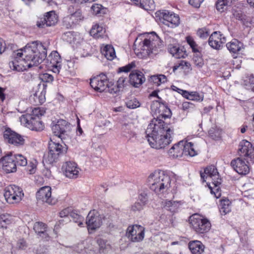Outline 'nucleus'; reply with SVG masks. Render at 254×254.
Listing matches in <instances>:
<instances>
[{
    "mask_svg": "<svg viewBox=\"0 0 254 254\" xmlns=\"http://www.w3.org/2000/svg\"><path fill=\"white\" fill-rule=\"evenodd\" d=\"M193 108L194 105L189 102H184L182 105V109L184 111L193 109Z\"/></svg>",
    "mask_w": 254,
    "mask_h": 254,
    "instance_id": "nucleus-62",
    "label": "nucleus"
},
{
    "mask_svg": "<svg viewBox=\"0 0 254 254\" xmlns=\"http://www.w3.org/2000/svg\"><path fill=\"white\" fill-rule=\"evenodd\" d=\"M67 150V146L65 143L62 145L51 140L49 143V152L44 156V161L47 164H52L56 162L61 155L65 154Z\"/></svg>",
    "mask_w": 254,
    "mask_h": 254,
    "instance_id": "nucleus-4",
    "label": "nucleus"
},
{
    "mask_svg": "<svg viewBox=\"0 0 254 254\" xmlns=\"http://www.w3.org/2000/svg\"><path fill=\"white\" fill-rule=\"evenodd\" d=\"M90 84L92 88L99 92L104 91L109 87V81L107 76L104 74H101L91 78Z\"/></svg>",
    "mask_w": 254,
    "mask_h": 254,
    "instance_id": "nucleus-14",
    "label": "nucleus"
},
{
    "mask_svg": "<svg viewBox=\"0 0 254 254\" xmlns=\"http://www.w3.org/2000/svg\"><path fill=\"white\" fill-rule=\"evenodd\" d=\"M144 228L141 225H134L128 227L126 235L133 242H138L144 237Z\"/></svg>",
    "mask_w": 254,
    "mask_h": 254,
    "instance_id": "nucleus-13",
    "label": "nucleus"
},
{
    "mask_svg": "<svg viewBox=\"0 0 254 254\" xmlns=\"http://www.w3.org/2000/svg\"><path fill=\"white\" fill-rule=\"evenodd\" d=\"M70 129V124L64 120H58L52 127L53 133L63 142L69 138Z\"/></svg>",
    "mask_w": 254,
    "mask_h": 254,
    "instance_id": "nucleus-7",
    "label": "nucleus"
},
{
    "mask_svg": "<svg viewBox=\"0 0 254 254\" xmlns=\"http://www.w3.org/2000/svg\"><path fill=\"white\" fill-rule=\"evenodd\" d=\"M13 156L14 157V162L17 165L25 166L27 164L26 158L21 154H18L13 155Z\"/></svg>",
    "mask_w": 254,
    "mask_h": 254,
    "instance_id": "nucleus-44",
    "label": "nucleus"
},
{
    "mask_svg": "<svg viewBox=\"0 0 254 254\" xmlns=\"http://www.w3.org/2000/svg\"><path fill=\"white\" fill-rule=\"evenodd\" d=\"M126 81V78L124 77H121L119 78L118 80L117 81V85L118 88L119 89V90L121 88H122L125 86V83Z\"/></svg>",
    "mask_w": 254,
    "mask_h": 254,
    "instance_id": "nucleus-64",
    "label": "nucleus"
},
{
    "mask_svg": "<svg viewBox=\"0 0 254 254\" xmlns=\"http://www.w3.org/2000/svg\"><path fill=\"white\" fill-rule=\"evenodd\" d=\"M189 222L191 228L196 233L199 234L207 233L211 227V223L207 219L198 214H194L190 216Z\"/></svg>",
    "mask_w": 254,
    "mask_h": 254,
    "instance_id": "nucleus-5",
    "label": "nucleus"
},
{
    "mask_svg": "<svg viewBox=\"0 0 254 254\" xmlns=\"http://www.w3.org/2000/svg\"><path fill=\"white\" fill-rule=\"evenodd\" d=\"M189 65H190V64L188 62H187L183 60L180 61L179 63L176 64L175 65L173 66V71H175L179 68L183 69L185 66H189Z\"/></svg>",
    "mask_w": 254,
    "mask_h": 254,
    "instance_id": "nucleus-57",
    "label": "nucleus"
},
{
    "mask_svg": "<svg viewBox=\"0 0 254 254\" xmlns=\"http://www.w3.org/2000/svg\"><path fill=\"white\" fill-rule=\"evenodd\" d=\"M39 79L42 81V83H40L39 88L41 87L43 88V85L46 83H52L54 80V77L52 75L48 73H41L39 75Z\"/></svg>",
    "mask_w": 254,
    "mask_h": 254,
    "instance_id": "nucleus-41",
    "label": "nucleus"
},
{
    "mask_svg": "<svg viewBox=\"0 0 254 254\" xmlns=\"http://www.w3.org/2000/svg\"><path fill=\"white\" fill-rule=\"evenodd\" d=\"M136 64L135 62H132L127 65L119 68V71L127 72L130 71L133 68H134Z\"/></svg>",
    "mask_w": 254,
    "mask_h": 254,
    "instance_id": "nucleus-54",
    "label": "nucleus"
},
{
    "mask_svg": "<svg viewBox=\"0 0 254 254\" xmlns=\"http://www.w3.org/2000/svg\"><path fill=\"white\" fill-rule=\"evenodd\" d=\"M0 163L2 164V168L6 173H10L16 171V164L14 162V157L11 153L1 158Z\"/></svg>",
    "mask_w": 254,
    "mask_h": 254,
    "instance_id": "nucleus-20",
    "label": "nucleus"
},
{
    "mask_svg": "<svg viewBox=\"0 0 254 254\" xmlns=\"http://www.w3.org/2000/svg\"><path fill=\"white\" fill-rule=\"evenodd\" d=\"M63 169L64 171L66 177L69 178H76L78 176L79 171L76 164L74 162L67 161L63 165Z\"/></svg>",
    "mask_w": 254,
    "mask_h": 254,
    "instance_id": "nucleus-25",
    "label": "nucleus"
},
{
    "mask_svg": "<svg viewBox=\"0 0 254 254\" xmlns=\"http://www.w3.org/2000/svg\"><path fill=\"white\" fill-rule=\"evenodd\" d=\"M231 165L235 171L240 175H245L250 172L248 165L240 158L233 160Z\"/></svg>",
    "mask_w": 254,
    "mask_h": 254,
    "instance_id": "nucleus-24",
    "label": "nucleus"
},
{
    "mask_svg": "<svg viewBox=\"0 0 254 254\" xmlns=\"http://www.w3.org/2000/svg\"><path fill=\"white\" fill-rule=\"evenodd\" d=\"M98 245V251H102L106 249H112V247L108 241L102 238H99L97 240Z\"/></svg>",
    "mask_w": 254,
    "mask_h": 254,
    "instance_id": "nucleus-43",
    "label": "nucleus"
},
{
    "mask_svg": "<svg viewBox=\"0 0 254 254\" xmlns=\"http://www.w3.org/2000/svg\"><path fill=\"white\" fill-rule=\"evenodd\" d=\"M134 4L136 5H137V6H139L140 7L144 9H152L153 8V2L152 1H151V2H150V5H146V4H144H144L143 3H142L141 2H142V1L143 0H130Z\"/></svg>",
    "mask_w": 254,
    "mask_h": 254,
    "instance_id": "nucleus-50",
    "label": "nucleus"
},
{
    "mask_svg": "<svg viewBox=\"0 0 254 254\" xmlns=\"http://www.w3.org/2000/svg\"><path fill=\"white\" fill-rule=\"evenodd\" d=\"M231 202L228 199H223L220 200L219 204L220 211L223 213L224 215L231 211Z\"/></svg>",
    "mask_w": 254,
    "mask_h": 254,
    "instance_id": "nucleus-36",
    "label": "nucleus"
},
{
    "mask_svg": "<svg viewBox=\"0 0 254 254\" xmlns=\"http://www.w3.org/2000/svg\"><path fill=\"white\" fill-rule=\"evenodd\" d=\"M203 94L197 92H190V96L189 97L190 100L196 101H202L203 100Z\"/></svg>",
    "mask_w": 254,
    "mask_h": 254,
    "instance_id": "nucleus-51",
    "label": "nucleus"
},
{
    "mask_svg": "<svg viewBox=\"0 0 254 254\" xmlns=\"http://www.w3.org/2000/svg\"><path fill=\"white\" fill-rule=\"evenodd\" d=\"M47 86L45 84H43L42 91L40 92L38 91L34 94L33 98L36 104H42L45 102Z\"/></svg>",
    "mask_w": 254,
    "mask_h": 254,
    "instance_id": "nucleus-32",
    "label": "nucleus"
},
{
    "mask_svg": "<svg viewBox=\"0 0 254 254\" xmlns=\"http://www.w3.org/2000/svg\"><path fill=\"white\" fill-rule=\"evenodd\" d=\"M208 133L213 139H217L221 137V130L216 127H211L209 130Z\"/></svg>",
    "mask_w": 254,
    "mask_h": 254,
    "instance_id": "nucleus-45",
    "label": "nucleus"
},
{
    "mask_svg": "<svg viewBox=\"0 0 254 254\" xmlns=\"http://www.w3.org/2000/svg\"><path fill=\"white\" fill-rule=\"evenodd\" d=\"M162 42L159 36L155 32H152L148 38H145L143 41L142 48L143 53L150 55L156 51L158 48H160Z\"/></svg>",
    "mask_w": 254,
    "mask_h": 254,
    "instance_id": "nucleus-8",
    "label": "nucleus"
},
{
    "mask_svg": "<svg viewBox=\"0 0 254 254\" xmlns=\"http://www.w3.org/2000/svg\"><path fill=\"white\" fill-rule=\"evenodd\" d=\"M20 120L22 124L31 130L40 131L44 128V125L40 119L37 117L31 116L30 114L23 115Z\"/></svg>",
    "mask_w": 254,
    "mask_h": 254,
    "instance_id": "nucleus-10",
    "label": "nucleus"
},
{
    "mask_svg": "<svg viewBox=\"0 0 254 254\" xmlns=\"http://www.w3.org/2000/svg\"><path fill=\"white\" fill-rule=\"evenodd\" d=\"M145 80L142 72L139 70H133L129 75V81L130 84L135 87H138Z\"/></svg>",
    "mask_w": 254,
    "mask_h": 254,
    "instance_id": "nucleus-26",
    "label": "nucleus"
},
{
    "mask_svg": "<svg viewBox=\"0 0 254 254\" xmlns=\"http://www.w3.org/2000/svg\"><path fill=\"white\" fill-rule=\"evenodd\" d=\"M168 51L176 59L184 58L187 56L184 47H180L178 44H169Z\"/></svg>",
    "mask_w": 254,
    "mask_h": 254,
    "instance_id": "nucleus-27",
    "label": "nucleus"
},
{
    "mask_svg": "<svg viewBox=\"0 0 254 254\" xmlns=\"http://www.w3.org/2000/svg\"><path fill=\"white\" fill-rule=\"evenodd\" d=\"M75 223H77L78 225L82 226L84 217L79 214V212L77 210H73L71 208V210L69 215Z\"/></svg>",
    "mask_w": 254,
    "mask_h": 254,
    "instance_id": "nucleus-37",
    "label": "nucleus"
},
{
    "mask_svg": "<svg viewBox=\"0 0 254 254\" xmlns=\"http://www.w3.org/2000/svg\"><path fill=\"white\" fill-rule=\"evenodd\" d=\"M187 43L192 49V52L194 53L199 52L197 48V45L196 44L193 38L190 36L186 38Z\"/></svg>",
    "mask_w": 254,
    "mask_h": 254,
    "instance_id": "nucleus-53",
    "label": "nucleus"
},
{
    "mask_svg": "<svg viewBox=\"0 0 254 254\" xmlns=\"http://www.w3.org/2000/svg\"><path fill=\"white\" fill-rule=\"evenodd\" d=\"M127 107L129 109H135L140 106V102L137 99L133 98L127 100L126 103Z\"/></svg>",
    "mask_w": 254,
    "mask_h": 254,
    "instance_id": "nucleus-46",
    "label": "nucleus"
},
{
    "mask_svg": "<svg viewBox=\"0 0 254 254\" xmlns=\"http://www.w3.org/2000/svg\"><path fill=\"white\" fill-rule=\"evenodd\" d=\"M83 17L80 9L73 13L64 17L62 21L63 26L66 29L72 28L82 20Z\"/></svg>",
    "mask_w": 254,
    "mask_h": 254,
    "instance_id": "nucleus-17",
    "label": "nucleus"
},
{
    "mask_svg": "<svg viewBox=\"0 0 254 254\" xmlns=\"http://www.w3.org/2000/svg\"><path fill=\"white\" fill-rule=\"evenodd\" d=\"M102 223L101 216L95 210L90 211L87 217L86 224L88 230H95Z\"/></svg>",
    "mask_w": 254,
    "mask_h": 254,
    "instance_id": "nucleus-16",
    "label": "nucleus"
},
{
    "mask_svg": "<svg viewBox=\"0 0 254 254\" xmlns=\"http://www.w3.org/2000/svg\"><path fill=\"white\" fill-rule=\"evenodd\" d=\"M197 35L201 38H206L208 36L209 34L206 29L201 28L197 30Z\"/></svg>",
    "mask_w": 254,
    "mask_h": 254,
    "instance_id": "nucleus-60",
    "label": "nucleus"
},
{
    "mask_svg": "<svg viewBox=\"0 0 254 254\" xmlns=\"http://www.w3.org/2000/svg\"><path fill=\"white\" fill-rule=\"evenodd\" d=\"M151 110L152 112L157 116L156 118L163 120L169 118L172 116L171 110L168 107L165 101H154L151 105Z\"/></svg>",
    "mask_w": 254,
    "mask_h": 254,
    "instance_id": "nucleus-9",
    "label": "nucleus"
},
{
    "mask_svg": "<svg viewBox=\"0 0 254 254\" xmlns=\"http://www.w3.org/2000/svg\"><path fill=\"white\" fill-rule=\"evenodd\" d=\"M58 21V16L55 11L52 10L45 13L43 17L38 18L36 26L39 28H44L55 25Z\"/></svg>",
    "mask_w": 254,
    "mask_h": 254,
    "instance_id": "nucleus-12",
    "label": "nucleus"
},
{
    "mask_svg": "<svg viewBox=\"0 0 254 254\" xmlns=\"http://www.w3.org/2000/svg\"><path fill=\"white\" fill-rule=\"evenodd\" d=\"M174 128L164 121L153 118L146 130V137L150 145L154 148H164L172 141Z\"/></svg>",
    "mask_w": 254,
    "mask_h": 254,
    "instance_id": "nucleus-2",
    "label": "nucleus"
},
{
    "mask_svg": "<svg viewBox=\"0 0 254 254\" xmlns=\"http://www.w3.org/2000/svg\"><path fill=\"white\" fill-rule=\"evenodd\" d=\"M36 198L39 200L50 204H54L55 200L52 196L51 188L49 186L42 187L37 192Z\"/></svg>",
    "mask_w": 254,
    "mask_h": 254,
    "instance_id": "nucleus-21",
    "label": "nucleus"
},
{
    "mask_svg": "<svg viewBox=\"0 0 254 254\" xmlns=\"http://www.w3.org/2000/svg\"><path fill=\"white\" fill-rule=\"evenodd\" d=\"M226 47L230 53L237 54L243 47V44L237 39H233L226 44Z\"/></svg>",
    "mask_w": 254,
    "mask_h": 254,
    "instance_id": "nucleus-31",
    "label": "nucleus"
},
{
    "mask_svg": "<svg viewBox=\"0 0 254 254\" xmlns=\"http://www.w3.org/2000/svg\"><path fill=\"white\" fill-rule=\"evenodd\" d=\"M145 205L139 201L135 202L131 206V210L133 212L140 211L143 209Z\"/></svg>",
    "mask_w": 254,
    "mask_h": 254,
    "instance_id": "nucleus-55",
    "label": "nucleus"
},
{
    "mask_svg": "<svg viewBox=\"0 0 254 254\" xmlns=\"http://www.w3.org/2000/svg\"><path fill=\"white\" fill-rule=\"evenodd\" d=\"M185 155L193 157L197 155V151L194 149L193 144L191 142H185Z\"/></svg>",
    "mask_w": 254,
    "mask_h": 254,
    "instance_id": "nucleus-40",
    "label": "nucleus"
},
{
    "mask_svg": "<svg viewBox=\"0 0 254 254\" xmlns=\"http://www.w3.org/2000/svg\"><path fill=\"white\" fill-rule=\"evenodd\" d=\"M47 45L39 41L28 43L24 50L13 52L9 62L11 69L21 71L27 68L37 66L46 59Z\"/></svg>",
    "mask_w": 254,
    "mask_h": 254,
    "instance_id": "nucleus-1",
    "label": "nucleus"
},
{
    "mask_svg": "<svg viewBox=\"0 0 254 254\" xmlns=\"http://www.w3.org/2000/svg\"><path fill=\"white\" fill-rule=\"evenodd\" d=\"M201 178L203 182H205V178H210L212 179V183L215 187H218L221 183V179L219 178V173L216 168L211 165L204 169V173H200Z\"/></svg>",
    "mask_w": 254,
    "mask_h": 254,
    "instance_id": "nucleus-15",
    "label": "nucleus"
},
{
    "mask_svg": "<svg viewBox=\"0 0 254 254\" xmlns=\"http://www.w3.org/2000/svg\"><path fill=\"white\" fill-rule=\"evenodd\" d=\"M101 52L108 60L111 61L116 57L115 49L112 45H106L102 50Z\"/></svg>",
    "mask_w": 254,
    "mask_h": 254,
    "instance_id": "nucleus-34",
    "label": "nucleus"
},
{
    "mask_svg": "<svg viewBox=\"0 0 254 254\" xmlns=\"http://www.w3.org/2000/svg\"><path fill=\"white\" fill-rule=\"evenodd\" d=\"M37 236L38 238L41 239L43 241H49L50 239V237L48 233V229L46 230V231L41 233Z\"/></svg>",
    "mask_w": 254,
    "mask_h": 254,
    "instance_id": "nucleus-58",
    "label": "nucleus"
},
{
    "mask_svg": "<svg viewBox=\"0 0 254 254\" xmlns=\"http://www.w3.org/2000/svg\"><path fill=\"white\" fill-rule=\"evenodd\" d=\"M225 42L226 39L220 32L215 31L209 37L208 44L212 48L219 50Z\"/></svg>",
    "mask_w": 254,
    "mask_h": 254,
    "instance_id": "nucleus-22",
    "label": "nucleus"
},
{
    "mask_svg": "<svg viewBox=\"0 0 254 254\" xmlns=\"http://www.w3.org/2000/svg\"><path fill=\"white\" fill-rule=\"evenodd\" d=\"M121 134L128 141H134L137 138L136 127L132 123H124L121 127Z\"/></svg>",
    "mask_w": 254,
    "mask_h": 254,
    "instance_id": "nucleus-19",
    "label": "nucleus"
},
{
    "mask_svg": "<svg viewBox=\"0 0 254 254\" xmlns=\"http://www.w3.org/2000/svg\"><path fill=\"white\" fill-rule=\"evenodd\" d=\"M47 61L49 63V66L52 67L55 72H59L61 68V58L57 51H53L47 57Z\"/></svg>",
    "mask_w": 254,
    "mask_h": 254,
    "instance_id": "nucleus-23",
    "label": "nucleus"
},
{
    "mask_svg": "<svg viewBox=\"0 0 254 254\" xmlns=\"http://www.w3.org/2000/svg\"><path fill=\"white\" fill-rule=\"evenodd\" d=\"M138 200L142 203L143 205H145L148 200L147 191L141 190L138 194Z\"/></svg>",
    "mask_w": 254,
    "mask_h": 254,
    "instance_id": "nucleus-48",
    "label": "nucleus"
},
{
    "mask_svg": "<svg viewBox=\"0 0 254 254\" xmlns=\"http://www.w3.org/2000/svg\"><path fill=\"white\" fill-rule=\"evenodd\" d=\"M23 196L22 189L17 186L11 185L5 188L4 196L7 202L9 204L20 202Z\"/></svg>",
    "mask_w": 254,
    "mask_h": 254,
    "instance_id": "nucleus-6",
    "label": "nucleus"
},
{
    "mask_svg": "<svg viewBox=\"0 0 254 254\" xmlns=\"http://www.w3.org/2000/svg\"><path fill=\"white\" fill-rule=\"evenodd\" d=\"M15 131L12 130L9 127H5L3 133V136L4 141L9 144L13 143L12 140L14 138V136H16Z\"/></svg>",
    "mask_w": 254,
    "mask_h": 254,
    "instance_id": "nucleus-39",
    "label": "nucleus"
},
{
    "mask_svg": "<svg viewBox=\"0 0 254 254\" xmlns=\"http://www.w3.org/2000/svg\"><path fill=\"white\" fill-rule=\"evenodd\" d=\"M204 0H189V3L195 8L200 7Z\"/></svg>",
    "mask_w": 254,
    "mask_h": 254,
    "instance_id": "nucleus-63",
    "label": "nucleus"
},
{
    "mask_svg": "<svg viewBox=\"0 0 254 254\" xmlns=\"http://www.w3.org/2000/svg\"><path fill=\"white\" fill-rule=\"evenodd\" d=\"M92 13L95 15L104 13V8L101 4L95 3L93 4L91 7Z\"/></svg>",
    "mask_w": 254,
    "mask_h": 254,
    "instance_id": "nucleus-47",
    "label": "nucleus"
},
{
    "mask_svg": "<svg viewBox=\"0 0 254 254\" xmlns=\"http://www.w3.org/2000/svg\"><path fill=\"white\" fill-rule=\"evenodd\" d=\"M163 207L172 213H176L182 204L180 201H174L173 200H165L162 202Z\"/></svg>",
    "mask_w": 254,
    "mask_h": 254,
    "instance_id": "nucleus-30",
    "label": "nucleus"
},
{
    "mask_svg": "<svg viewBox=\"0 0 254 254\" xmlns=\"http://www.w3.org/2000/svg\"><path fill=\"white\" fill-rule=\"evenodd\" d=\"M71 210V208L67 207L63 209L59 213V215L61 218L66 219V223L70 221L68 216L70 215Z\"/></svg>",
    "mask_w": 254,
    "mask_h": 254,
    "instance_id": "nucleus-52",
    "label": "nucleus"
},
{
    "mask_svg": "<svg viewBox=\"0 0 254 254\" xmlns=\"http://www.w3.org/2000/svg\"><path fill=\"white\" fill-rule=\"evenodd\" d=\"M48 229L47 225L42 222H36L33 225V229L37 235L46 231Z\"/></svg>",
    "mask_w": 254,
    "mask_h": 254,
    "instance_id": "nucleus-42",
    "label": "nucleus"
},
{
    "mask_svg": "<svg viewBox=\"0 0 254 254\" xmlns=\"http://www.w3.org/2000/svg\"><path fill=\"white\" fill-rule=\"evenodd\" d=\"M16 136H14V138L12 140L13 143H11V144L15 146L22 145L24 144L25 140L23 137L20 134L15 132Z\"/></svg>",
    "mask_w": 254,
    "mask_h": 254,
    "instance_id": "nucleus-49",
    "label": "nucleus"
},
{
    "mask_svg": "<svg viewBox=\"0 0 254 254\" xmlns=\"http://www.w3.org/2000/svg\"><path fill=\"white\" fill-rule=\"evenodd\" d=\"M105 32V29L99 25H95L92 27L90 30V34L95 38L102 37Z\"/></svg>",
    "mask_w": 254,
    "mask_h": 254,
    "instance_id": "nucleus-35",
    "label": "nucleus"
},
{
    "mask_svg": "<svg viewBox=\"0 0 254 254\" xmlns=\"http://www.w3.org/2000/svg\"><path fill=\"white\" fill-rule=\"evenodd\" d=\"M148 180L150 189L157 193H163L170 187L171 178L163 171L151 174Z\"/></svg>",
    "mask_w": 254,
    "mask_h": 254,
    "instance_id": "nucleus-3",
    "label": "nucleus"
},
{
    "mask_svg": "<svg viewBox=\"0 0 254 254\" xmlns=\"http://www.w3.org/2000/svg\"><path fill=\"white\" fill-rule=\"evenodd\" d=\"M27 246L26 242L24 239H20L17 242L16 247L18 249L24 250Z\"/></svg>",
    "mask_w": 254,
    "mask_h": 254,
    "instance_id": "nucleus-61",
    "label": "nucleus"
},
{
    "mask_svg": "<svg viewBox=\"0 0 254 254\" xmlns=\"http://www.w3.org/2000/svg\"><path fill=\"white\" fill-rule=\"evenodd\" d=\"M156 14L163 20L164 24L170 27H176L180 24V17L178 15L171 12L168 10H159Z\"/></svg>",
    "mask_w": 254,
    "mask_h": 254,
    "instance_id": "nucleus-11",
    "label": "nucleus"
},
{
    "mask_svg": "<svg viewBox=\"0 0 254 254\" xmlns=\"http://www.w3.org/2000/svg\"><path fill=\"white\" fill-rule=\"evenodd\" d=\"M234 0H217L216 3V8L220 12L226 10L230 7Z\"/></svg>",
    "mask_w": 254,
    "mask_h": 254,
    "instance_id": "nucleus-33",
    "label": "nucleus"
},
{
    "mask_svg": "<svg viewBox=\"0 0 254 254\" xmlns=\"http://www.w3.org/2000/svg\"><path fill=\"white\" fill-rule=\"evenodd\" d=\"M238 150L240 156L247 157L251 162L254 163V147L250 142L242 140L240 143Z\"/></svg>",
    "mask_w": 254,
    "mask_h": 254,
    "instance_id": "nucleus-18",
    "label": "nucleus"
},
{
    "mask_svg": "<svg viewBox=\"0 0 254 254\" xmlns=\"http://www.w3.org/2000/svg\"><path fill=\"white\" fill-rule=\"evenodd\" d=\"M12 222V218L8 214H3L0 215V228H7V226Z\"/></svg>",
    "mask_w": 254,
    "mask_h": 254,
    "instance_id": "nucleus-38",
    "label": "nucleus"
},
{
    "mask_svg": "<svg viewBox=\"0 0 254 254\" xmlns=\"http://www.w3.org/2000/svg\"><path fill=\"white\" fill-rule=\"evenodd\" d=\"M188 247L192 254H201L204 252L205 248L202 243L198 240L190 241Z\"/></svg>",
    "mask_w": 254,
    "mask_h": 254,
    "instance_id": "nucleus-29",
    "label": "nucleus"
},
{
    "mask_svg": "<svg viewBox=\"0 0 254 254\" xmlns=\"http://www.w3.org/2000/svg\"><path fill=\"white\" fill-rule=\"evenodd\" d=\"M193 61L194 64L199 68L201 67L204 64L203 60L201 57H194L193 58Z\"/></svg>",
    "mask_w": 254,
    "mask_h": 254,
    "instance_id": "nucleus-59",
    "label": "nucleus"
},
{
    "mask_svg": "<svg viewBox=\"0 0 254 254\" xmlns=\"http://www.w3.org/2000/svg\"><path fill=\"white\" fill-rule=\"evenodd\" d=\"M185 142L181 141L174 145L169 150L170 155L174 157H181L185 155Z\"/></svg>",
    "mask_w": 254,
    "mask_h": 254,
    "instance_id": "nucleus-28",
    "label": "nucleus"
},
{
    "mask_svg": "<svg viewBox=\"0 0 254 254\" xmlns=\"http://www.w3.org/2000/svg\"><path fill=\"white\" fill-rule=\"evenodd\" d=\"M45 113V111L41 110L40 108H35L32 110V114H30L31 116L34 117H37L40 118V117L44 115Z\"/></svg>",
    "mask_w": 254,
    "mask_h": 254,
    "instance_id": "nucleus-56",
    "label": "nucleus"
}]
</instances>
